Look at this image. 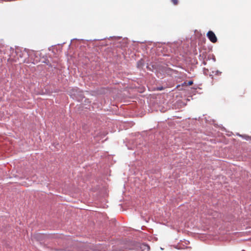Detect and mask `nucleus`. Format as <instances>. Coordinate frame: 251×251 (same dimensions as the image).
I'll use <instances>...</instances> for the list:
<instances>
[{"instance_id": "f257e3e1", "label": "nucleus", "mask_w": 251, "mask_h": 251, "mask_svg": "<svg viewBox=\"0 0 251 251\" xmlns=\"http://www.w3.org/2000/svg\"><path fill=\"white\" fill-rule=\"evenodd\" d=\"M17 56V59L20 60V62L25 63V62L31 61L35 64L37 60H34L33 57L35 55V52L32 50H29L25 49L23 50L21 49H17L15 51Z\"/></svg>"}, {"instance_id": "f03ea898", "label": "nucleus", "mask_w": 251, "mask_h": 251, "mask_svg": "<svg viewBox=\"0 0 251 251\" xmlns=\"http://www.w3.org/2000/svg\"><path fill=\"white\" fill-rule=\"evenodd\" d=\"M207 36L209 40L213 43H215L217 41V38L215 33L212 31H209L207 32Z\"/></svg>"}, {"instance_id": "7ed1b4c3", "label": "nucleus", "mask_w": 251, "mask_h": 251, "mask_svg": "<svg viewBox=\"0 0 251 251\" xmlns=\"http://www.w3.org/2000/svg\"><path fill=\"white\" fill-rule=\"evenodd\" d=\"M171 1L175 5H177V4L178 3V0H171Z\"/></svg>"}, {"instance_id": "20e7f679", "label": "nucleus", "mask_w": 251, "mask_h": 251, "mask_svg": "<svg viewBox=\"0 0 251 251\" xmlns=\"http://www.w3.org/2000/svg\"><path fill=\"white\" fill-rule=\"evenodd\" d=\"M141 248H143L144 249H147L148 250H149V247L148 246H146V245H142L141 246Z\"/></svg>"}, {"instance_id": "39448f33", "label": "nucleus", "mask_w": 251, "mask_h": 251, "mask_svg": "<svg viewBox=\"0 0 251 251\" xmlns=\"http://www.w3.org/2000/svg\"><path fill=\"white\" fill-rule=\"evenodd\" d=\"M142 65V61L141 60L139 61V62H138V63H137V66L138 67H139L140 66H141Z\"/></svg>"}, {"instance_id": "423d86ee", "label": "nucleus", "mask_w": 251, "mask_h": 251, "mask_svg": "<svg viewBox=\"0 0 251 251\" xmlns=\"http://www.w3.org/2000/svg\"><path fill=\"white\" fill-rule=\"evenodd\" d=\"M193 83L192 81H189L188 82V85H191Z\"/></svg>"}, {"instance_id": "0eeeda50", "label": "nucleus", "mask_w": 251, "mask_h": 251, "mask_svg": "<svg viewBox=\"0 0 251 251\" xmlns=\"http://www.w3.org/2000/svg\"><path fill=\"white\" fill-rule=\"evenodd\" d=\"M163 87H161L158 88L157 90H163Z\"/></svg>"}]
</instances>
